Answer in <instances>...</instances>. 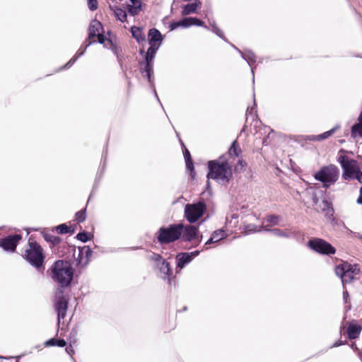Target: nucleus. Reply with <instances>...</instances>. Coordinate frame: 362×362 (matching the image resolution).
<instances>
[{
	"mask_svg": "<svg viewBox=\"0 0 362 362\" xmlns=\"http://www.w3.org/2000/svg\"><path fill=\"white\" fill-rule=\"evenodd\" d=\"M47 273L57 284V291H61L71 286L75 269L71 260L57 259L47 270Z\"/></svg>",
	"mask_w": 362,
	"mask_h": 362,
	"instance_id": "obj_1",
	"label": "nucleus"
},
{
	"mask_svg": "<svg viewBox=\"0 0 362 362\" xmlns=\"http://www.w3.org/2000/svg\"><path fill=\"white\" fill-rule=\"evenodd\" d=\"M23 258L39 272L45 270V255L42 247L32 238H29L28 246Z\"/></svg>",
	"mask_w": 362,
	"mask_h": 362,
	"instance_id": "obj_2",
	"label": "nucleus"
},
{
	"mask_svg": "<svg viewBox=\"0 0 362 362\" xmlns=\"http://www.w3.org/2000/svg\"><path fill=\"white\" fill-rule=\"evenodd\" d=\"M181 228L178 223H170L160 226L155 233L154 242L160 245H168L180 240L181 236Z\"/></svg>",
	"mask_w": 362,
	"mask_h": 362,
	"instance_id": "obj_3",
	"label": "nucleus"
},
{
	"mask_svg": "<svg viewBox=\"0 0 362 362\" xmlns=\"http://www.w3.org/2000/svg\"><path fill=\"white\" fill-rule=\"evenodd\" d=\"M209 172L207 177L209 179H214L220 184H226L232 178L231 168L228 162L209 161Z\"/></svg>",
	"mask_w": 362,
	"mask_h": 362,
	"instance_id": "obj_4",
	"label": "nucleus"
},
{
	"mask_svg": "<svg viewBox=\"0 0 362 362\" xmlns=\"http://www.w3.org/2000/svg\"><path fill=\"white\" fill-rule=\"evenodd\" d=\"M339 176V168L334 165L323 166L316 172L314 177L316 180L322 183L325 188L329 187L337 182Z\"/></svg>",
	"mask_w": 362,
	"mask_h": 362,
	"instance_id": "obj_5",
	"label": "nucleus"
},
{
	"mask_svg": "<svg viewBox=\"0 0 362 362\" xmlns=\"http://www.w3.org/2000/svg\"><path fill=\"white\" fill-rule=\"evenodd\" d=\"M307 246L317 254L332 256L337 252L336 248L329 242L320 238H313L307 243Z\"/></svg>",
	"mask_w": 362,
	"mask_h": 362,
	"instance_id": "obj_6",
	"label": "nucleus"
},
{
	"mask_svg": "<svg viewBox=\"0 0 362 362\" xmlns=\"http://www.w3.org/2000/svg\"><path fill=\"white\" fill-rule=\"evenodd\" d=\"M64 290L56 291L55 300L54 303V310L57 317V332H59L61 320H64L66 317L69 308V299L64 296Z\"/></svg>",
	"mask_w": 362,
	"mask_h": 362,
	"instance_id": "obj_7",
	"label": "nucleus"
},
{
	"mask_svg": "<svg viewBox=\"0 0 362 362\" xmlns=\"http://www.w3.org/2000/svg\"><path fill=\"white\" fill-rule=\"evenodd\" d=\"M62 256H66L67 260H71L72 258L75 259L76 265L77 267H85L83 263L85 261L84 250L83 246L78 247V255L75 257L76 247L75 245H71L68 243L65 242L62 246ZM72 262V261H71Z\"/></svg>",
	"mask_w": 362,
	"mask_h": 362,
	"instance_id": "obj_8",
	"label": "nucleus"
},
{
	"mask_svg": "<svg viewBox=\"0 0 362 362\" xmlns=\"http://www.w3.org/2000/svg\"><path fill=\"white\" fill-rule=\"evenodd\" d=\"M338 160L344 170L343 178L345 180L354 179V175L359 170L357 162L355 160L349 159L345 156H339Z\"/></svg>",
	"mask_w": 362,
	"mask_h": 362,
	"instance_id": "obj_9",
	"label": "nucleus"
},
{
	"mask_svg": "<svg viewBox=\"0 0 362 362\" xmlns=\"http://www.w3.org/2000/svg\"><path fill=\"white\" fill-rule=\"evenodd\" d=\"M21 233L8 234L0 238V247L6 252H14L22 240Z\"/></svg>",
	"mask_w": 362,
	"mask_h": 362,
	"instance_id": "obj_10",
	"label": "nucleus"
},
{
	"mask_svg": "<svg viewBox=\"0 0 362 362\" xmlns=\"http://www.w3.org/2000/svg\"><path fill=\"white\" fill-rule=\"evenodd\" d=\"M207 205H185V218L189 223H196L204 214Z\"/></svg>",
	"mask_w": 362,
	"mask_h": 362,
	"instance_id": "obj_11",
	"label": "nucleus"
},
{
	"mask_svg": "<svg viewBox=\"0 0 362 362\" xmlns=\"http://www.w3.org/2000/svg\"><path fill=\"white\" fill-rule=\"evenodd\" d=\"M181 228V236L180 240L183 242H192L199 233V225L184 224L178 223Z\"/></svg>",
	"mask_w": 362,
	"mask_h": 362,
	"instance_id": "obj_12",
	"label": "nucleus"
},
{
	"mask_svg": "<svg viewBox=\"0 0 362 362\" xmlns=\"http://www.w3.org/2000/svg\"><path fill=\"white\" fill-rule=\"evenodd\" d=\"M156 267L159 270V275L161 279L167 281L169 285H171L173 280L175 278L173 274V267L170 266V262L163 260L161 262L156 264Z\"/></svg>",
	"mask_w": 362,
	"mask_h": 362,
	"instance_id": "obj_13",
	"label": "nucleus"
},
{
	"mask_svg": "<svg viewBox=\"0 0 362 362\" xmlns=\"http://www.w3.org/2000/svg\"><path fill=\"white\" fill-rule=\"evenodd\" d=\"M321 211L324 213L325 217L330 222L333 226H342L346 228L343 221L340 220L337 215H335V211L333 208V205H323L321 208Z\"/></svg>",
	"mask_w": 362,
	"mask_h": 362,
	"instance_id": "obj_14",
	"label": "nucleus"
},
{
	"mask_svg": "<svg viewBox=\"0 0 362 362\" xmlns=\"http://www.w3.org/2000/svg\"><path fill=\"white\" fill-rule=\"evenodd\" d=\"M153 58H154L153 55L150 54L146 52L145 54V61L141 64V66L144 65V68H141V73H142L144 77L147 78L149 83L152 82L151 77L153 74Z\"/></svg>",
	"mask_w": 362,
	"mask_h": 362,
	"instance_id": "obj_15",
	"label": "nucleus"
},
{
	"mask_svg": "<svg viewBox=\"0 0 362 362\" xmlns=\"http://www.w3.org/2000/svg\"><path fill=\"white\" fill-rule=\"evenodd\" d=\"M362 331V326L356 320H351L347 325V335L350 340H354L359 337Z\"/></svg>",
	"mask_w": 362,
	"mask_h": 362,
	"instance_id": "obj_16",
	"label": "nucleus"
},
{
	"mask_svg": "<svg viewBox=\"0 0 362 362\" xmlns=\"http://www.w3.org/2000/svg\"><path fill=\"white\" fill-rule=\"evenodd\" d=\"M175 259L176 269H179L180 271L192 262V259L188 255V252H180L177 253Z\"/></svg>",
	"mask_w": 362,
	"mask_h": 362,
	"instance_id": "obj_17",
	"label": "nucleus"
},
{
	"mask_svg": "<svg viewBox=\"0 0 362 362\" xmlns=\"http://www.w3.org/2000/svg\"><path fill=\"white\" fill-rule=\"evenodd\" d=\"M42 235L44 240L49 244V247L53 249L56 246L62 248L63 245L62 239L59 236L54 235L49 232H42Z\"/></svg>",
	"mask_w": 362,
	"mask_h": 362,
	"instance_id": "obj_18",
	"label": "nucleus"
},
{
	"mask_svg": "<svg viewBox=\"0 0 362 362\" xmlns=\"http://www.w3.org/2000/svg\"><path fill=\"white\" fill-rule=\"evenodd\" d=\"M163 37L159 30L156 28H151L148 31V43L149 45H154L160 46Z\"/></svg>",
	"mask_w": 362,
	"mask_h": 362,
	"instance_id": "obj_19",
	"label": "nucleus"
},
{
	"mask_svg": "<svg viewBox=\"0 0 362 362\" xmlns=\"http://www.w3.org/2000/svg\"><path fill=\"white\" fill-rule=\"evenodd\" d=\"M101 23L97 20L93 21L88 28V41H95L93 39L95 37L96 35H98V33L101 31Z\"/></svg>",
	"mask_w": 362,
	"mask_h": 362,
	"instance_id": "obj_20",
	"label": "nucleus"
},
{
	"mask_svg": "<svg viewBox=\"0 0 362 362\" xmlns=\"http://www.w3.org/2000/svg\"><path fill=\"white\" fill-rule=\"evenodd\" d=\"M76 226L75 225H67V223H61L54 228V230L59 235L69 234L73 235L75 233Z\"/></svg>",
	"mask_w": 362,
	"mask_h": 362,
	"instance_id": "obj_21",
	"label": "nucleus"
},
{
	"mask_svg": "<svg viewBox=\"0 0 362 362\" xmlns=\"http://www.w3.org/2000/svg\"><path fill=\"white\" fill-rule=\"evenodd\" d=\"M141 0H129V3L127 5L128 13L132 16H136L141 11Z\"/></svg>",
	"mask_w": 362,
	"mask_h": 362,
	"instance_id": "obj_22",
	"label": "nucleus"
},
{
	"mask_svg": "<svg viewBox=\"0 0 362 362\" xmlns=\"http://www.w3.org/2000/svg\"><path fill=\"white\" fill-rule=\"evenodd\" d=\"M238 51L241 57L247 62L248 64L252 66V64L256 62V56L251 50H246L245 52L240 51L238 48L233 46ZM252 73L254 75V68L251 67ZM255 79L253 78V81Z\"/></svg>",
	"mask_w": 362,
	"mask_h": 362,
	"instance_id": "obj_23",
	"label": "nucleus"
},
{
	"mask_svg": "<svg viewBox=\"0 0 362 362\" xmlns=\"http://www.w3.org/2000/svg\"><path fill=\"white\" fill-rule=\"evenodd\" d=\"M349 262L346 261H341L339 264H337L334 267L335 274L340 278V279H343L344 276L349 274Z\"/></svg>",
	"mask_w": 362,
	"mask_h": 362,
	"instance_id": "obj_24",
	"label": "nucleus"
},
{
	"mask_svg": "<svg viewBox=\"0 0 362 362\" xmlns=\"http://www.w3.org/2000/svg\"><path fill=\"white\" fill-rule=\"evenodd\" d=\"M93 42H95V41H90L85 46V47H81L78 49V50L76 52L75 55L65 64L64 68L69 69V67H71L76 62V61L78 59V58L80 57L81 56H82L85 53L86 48L88 46H90L91 44H93Z\"/></svg>",
	"mask_w": 362,
	"mask_h": 362,
	"instance_id": "obj_25",
	"label": "nucleus"
},
{
	"mask_svg": "<svg viewBox=\"0 0 362 362\" xmlns=\"http://www.w3.org/2000/svg\"><path fill=\"white\" fill-rule=\"evenodd\" d=\"M339 125H336L334 127H333L329 131L325 132L323 134L317 135V136H309L308 139L310 141H321L326 139L329 138L330 136H332L338 129H339Z\"/></svg>",
	"mask_w": 362,
	"mask_h": 362,
	"instance_id": "obj_26",
	"label": "nucleus"
},
{
	"mask_svg": "<svg viewBox=\"0 0 362 362\" xmlns=\"http://www.w3.org/2000/svg\"><path fill=\"white\" fill-rule=\"evenodd\" d=\"M44 345L45 346H58L63 348L67 345V342L64 339L52 337L48 340L45 341Z\"/></svg>",
	"mask_w": 362,
	"mask_h": 362,
	"instance_id": "obj_27",
	"label": "nucleus"
},
{
	"mask_svg": "<svg viewBox=\"0 0 362 362\" xmlns=\"http://www.w3.org/2000/svg\"><path fill=\"white\" fill-rule=\"evenodd\" d=\"M75 238H76L81 243H86L88 241L93 240V239L94 238V235L90 232L82 230L81 231L77 233Z\"/></svg>",
	"mask_w": 362,
	"mask_h": 362,
	"instance_id": "obj_28",
	"label": "nucleus"
},
{
	"mask_svg": "<svg viewBox=\"0 0 362 362\" xmlns=\"http://www.w3.org/2000/svg\"><path fill=\"white\" fill-rule=\"evenodd\" d=\"M132 36L138 42H144L146 40L145 35L143 33L141 29L139 27L133 26L131 28Z\"/></svg>",
	"mask_w": 362,
	"mask_h": 362,
	"instance_id": "obj_29",
	"label": "nucleus"
},
{
	"mask_svg": "<svg viewBox=\"0 0 362 362\" xmlns=\"http://www.w3.org/2000/svg\"><path fill=\"white\" fill-rule=\"evenodd\" d=\"M351 136L353 139L357 137L362 138V122H359L352 126L351 129Z\"/></svg>",
	"mask_w": 362,
	"mask_h": 362,
	"instance_id": "obj_30",
	"label": "nucleus"
},
{
	"mask_svg": "<svg viewBox=\"0 0 362 362\" xmlns=\"http://www.w3.org/2000/svg\"><path fill=\"white\" fill-rule=\"evenodd\" d=\"M87 206L88 205H86L85 208L81 209L75 213L74 221L78 223H81L86 221L87 217Z\"/></svg>",
	"mask_w": 362,
	"mask_h": 362,
	"instance_id": "obj_31",
	"label": "nucleus"
},
{
	"mask_svg": "<svg viewBox=\"0 0 362 362\" xmlns=\"http://www.w3.org/2000/svg\"><path fill=\"white\" fill-rule=\"evenodd\" d=\"M200 7V4L192 3L185 5L182 10L183 15H189L196 12L197 9Z\"/></svg>",
	"mask_w": 362,
	"mask_h": 362,
	"instance_id": "obj_32",
	"label": "nucleus"
},
{
	"mask_svg": "<svg viewBox=\"0 0 362 362\" xmlns=\"http://www.w3.org/2000/svg\"><path fill=\"white\" fill-rule=\"evenodd\" d=\"M264 230L271 232L276 236L286 238H289L290 231H291V230H282L279 228H273V229L264 228Z\"/></svg>",
	"mask_w": 362,
	"mask_h": 362,
	"instance_id": "obj_33",
	"label": "nucleus"
},
{
	"mask_svg": "<svg viewBox=\"0 0 362 362\" xmlns=\"http://www.w3.org/2000/svg\"><path fill=\"white\" fill-rule=\"evenodd\" d=\"M79 325L76 324L71 329L69 336V342H71L72 344H76L77 342V336L78 332L79 331Z\"/></svg>",
	"mask_w": 362,
	"mask_h": 362,
	"instance_id": "obj_34",
	"label": "nucleus"
},
{
	"mask_svg": "<svg viewBox=\"0 0 362 362\" xmlns=\"http://www.w3.org/2000/svg\"><path fill=\"white\" fill-rule=\"evenodd\" d=\"M259 231H261V229L258 228V227L256 225L248 223L244 226L243 233H244V235H249Z\"/></svg>",
	"mask_w": 362,
	"mask_h": 362,
	"instance_id": "obj_35",
	"label": "nucleus"
},
{
	"mask_svg": "<svg viewBox=\"0 0 362 362\" xmlns=\"http://www.w3.org/2000/svg\"><path fill=\"white\" fill-rule=\"evenodd\" d=\"M189 18H185L182 20L177 22H173L170 23V28L171 30H175L179 27L187 28L189 27Z\"/></svg>",
	"mask_w": 362,
	"mask_h": 362,
	"instance_id": "obj_36",
	"label": "nucleus"
},
{
	"mask_svg": "<svg viewBox=\"0 0 362 362\" xmlns=\"http://www.w3.org/2000/svg\"><path fill=\"white\" fill-rule=\"evenodd\" d=\"M184 157L185 159L186 167L191 173L194 170V165L191 159L190 153L189 151L185 148L184 151Z\"/></svg>",
	"mask_w": 362,
	"mask_h": 362,
	"instance_id": "obj_37",
	"label": "nucleus"
},
{
	"mask_svg": "<svg viewBox=\"0 0 362 362\" xmlns=\"http://www.w3.org/2000/svg\"><path fill=\"white\" fill-rule=\"evenodd\" d=\"M211 237L214 238V240H216V243H218L226 238L225 230L222 228L216 230L212 233Z\"/></svg>",
	"mask_w": 362,
	"mask_h": 362,
	"instance_id": "obj_38",
	"label": "nucleus"
},
{
	"mask_svg": "<svg viewBox=\"0 0 362 362\" xmlns=\"http://www.w3.org/2000/svg\"><path fill=\"white\" fill-rule=\"evenodd\" d=\"M83 248H85V250H84L85 261L83 264V266L86 267L90 261V258L93 255V250L89 245H84Z\"/></svg>",
	"mask_w": 362,
	"mask_h": 362,
	"instance_id": "obj_39",
	"label": "nucleus"
},
{
	"mask_svg": "<svg viewBox=\"0 0 362 362\" xmlns=\"http://www.w3.org/2000/svg\"><path fill=\"white\" fill-rule=\"evenodd\" d=\"M115 17L121 22H124L127 20V13L125 11L120 8H116L114 10Z\"/></svg>",
	"mask_w": 362,
	"mask_h": 362,
	"instance_id": "obj_40",
	"label": "nucleus"
},
{
	"mask_svg": "<svg viewBox=\"0 0 362 362\" xmlns=\"http://www.w3.org/2000/svg\"><path fill=\"white\" fill-rule=\"evenodd\" d=\"M279 219H280V216L275 215V214L268 215L266 217V221L270 226L278 225Z\"/></svg>",
	"mask_w": 362,
	"mask_h": 362,
	"instance_id": "obj_41",
	"label": "nucleus"
},
{
	"mask_svg": "<svg viewBox=\"0 0 362 362\" xmlns=\"http://www.w3.org/2000/svg\"><path fill=\"white\" fill-rule=\"evenodd\" d=\"M289 238L295 239L296 241L301 243L304 240L303 234L300 231L291 230Z\"/></svg>",
	"mask_w": 362,
	"mask_h": 362,
	"instance_id": "obj_42",
	"label": "nucleus"
},
{
	"mask_svg": "<svg viewBox=\"0 0 362 362\" xmlns=\"http://www.w3.org/2000/svg\"><path fill=\"white\" fill-rule=\"evenodd\" d=\"M241 151L238 146L236 144V141H233L230 149H229V154L230 156H234L235 157H238L239 154L240 153Z\"/></svg>",
	"mask_w": 362,
	"mask_h": 362,
	"instance_id": "obj_43",
	"label": "nucleus"
},
{
	"mask_svg": "<svg viewBox=\"0 0 362 362\" xmlns=\"http://www.w3.org/2000/svg\"><path fill=\"white\" fill-rule=\"evenodd\" d=\"M188 24L189 27L191 25H197L204 27L206 29H208V28L206 25H204V23L197 18L189 17Z\"/></svg>",
	"mask_w": 362,
	"mask_h": 362,
	"instance_id": "obj_44",
	"label": "nucleus"
},
{
	"mask_svg": "<svg viewBox=\"0 0 362 362\" xmlns=\"http://www.w3.org/2000/svg\"><path fill=\"white\" fill-rule=\"evenodd\" d=\"M204 221H201L199 224V226ZM202 239H203V235L202 233H200V231L199 230V233H198V235H197V237L192 240L193 241V245L189 247V249H191L192 247H197L200 243L202 241Z\"/></svg>",
	"mask_w": 362,
	"mask_h": 362,
	"instance_id": "obj_45",
	"label": "nucleus"
},
{
	"mask_svg": "<svg viewBox=\"0 0 362 362\" xmlns=\"http://www.w3.org/2000/svg\"><path fill=\"white\" fill-rule=\"evenodd\" d=\"M349 274H351V275H354L356 276V274H358L360 272V269L358 266V264H349Z\"/></svg>",
	"mask_w": 362,
	"mask_h": 362,
	"instance_id": "obj_46",
	"label": "nucleus"
},
{
	"mask_svg": "<svg viewBox=\"0 0 362 362\" xmlns=\"http://www.w3.org/2000/svg\"><path fill=\"white\" fill-rule=\"evenodd\" d=\"M75 344H72L71 342H69V345L65 346L66 352L71 357V358L74 360V362H76V361L74 360L73 355L75 354V351L74 349V346Z\"/></svg>",
	"mask_w": 362,
	"mask_h": 362,
	"instance_id": "obj_47",
	"label": "nucleus"
},
{
	"mask_svg": "<svg viewBox=\"0 0 362 362\" xmlns=\"http://www.w3.org/2000/svg\"><path fill=\"white\" fill-rule=\"evenodd\" d=\"M151 259L154 261L156 262V265L158 263L161 262L163 260H165L166 259H164L161 255L158 253L153 252L152 255L151 256Z\"/></svg>",
	"mask_w": 362,
	"mask_h": 362,
	"instance_id": "obj_48",
	"label": "nucleus"
},
{
	"mask_svg": "<svg viewBox=\"0 0 362 362\" xmlns=\"http://www.w3.org/2000/svg\"><path fill=\"white\" fill-rule=\"evenodd\" d=\"M343 300L345 304H349V308L346 309L347 310L351 309V303L349 300V293L346 288H344L343 291Z\"/></svg>",
	"mask_w": 362,
	"mask_h": 362,
	"instance_id": "obj_49",
	"label": "nucleus"
},
{
	"mask_svg": "<svg viewBox=\"0 0 362 362\" xmlns=\"http://www.w3.org/2000/svg\"><path fill=\"white\" fill-rule=\"evenodd\" d=\"M354 275H351L349 274H347L343 279H341L343 287L345 288V284H349L352 282V281L354 279Z\"/></svg>",
	"mask_w": 362,
	"mask_h": 362,
	"instance_id": "obj_50",
	"label": "nucleus"
},
{
	"mask_svg": "<svg viewBox=\"0 0 362 362\" xmlns=\"http://www.w3.org/2000/svg\"><path fill=\"white\" fill-rule=\"evenodd\" d=\"M346 344H349L348 341L346 340L339 339V340L336 341L333 344H332L329 346V348L332 349V348L338 347V346H340L342 345H346Z\"/></svg>",
	"mask_w": 362,
	"mask_h": 362,
	"instance_id": "obj_51",
	"label": "nucleus"
},
{
	"mask_svg": "<svg viewBox=\"0 0 362 362\" xmlns=\"http://www.w3.org/2000/svg\"><path fill=\"white\" fill-rule=\"evenodd\" d=\"M88 6L90 11H95L98 8L97 0H88Z\"/></svg>",
	"mask_w": 362,
	"mask_h": 362,
	"instance_id": "obj_52",
	"label": "nucleus"
},
{
	"mask_svg": "<svg viewBox=\"0 0 362 362\" xmlns=\"http://www.w3.org/2000/svg\"><path fill=\"white\" fill-rule=\"evenodd\" d=\"M159 47H160V46H158V45H150V47H148L146 52L155 56V54Z\"/></svg>",
	"mask_w": 362,
	"mask_h": 362,
	"instance_id": "obj_53",
	"label": "nucleus"
},
{
	"mask_svg": "<svg viewBox=\"0 0 362 362\" xmlns=\"http://www.w3.org/2000/svg\"><path fill=\"white\" fill-rule=\"evenodd\" d=\"M212 26V30L214 33H216L218 37L223 38V32L214 24H211Z\"/></svg>",
	"mask_w": 362,
	"mask_h": 362,
	"instance_id": "obj_54",
	"label": "nucleus"
},
{
	"mask_svg": "<svg viewBox=\"0 0 362 362\" xmlns=\"http://www.w3.org/2000/svg\"><path fill=\"white\" fill-rule=\"evenodd\" d=\"M216 243V240H214V238H211L210 237L206 241V243H204V246H203V248H202V250H208L209 248V247L208 245H211V244H213V243Z\"/></svg>",
	"mask_w": 362,
	"mask_h": 362,
	"instance_id": "obj_55",
	"label": "nucleus"
},
{
	"mask_svg": "<svg viewBox=\"0 0 362 362\" xmlns=\"http://www.w3.org/2000/svg\"><path fill=\"white\" fill-rule=\"evenodd\" d=\"M203 251L202 250H196L192 252H188V255H189L190 258L192 259V261L197 256H199L201 253V252Z\"/></svg>",
	"mask_w": 362,
	"mask_h": 362,
	"instance_id": "obj_56",
	"label": "nucleus"
},
{
	"mask_svg": "<svg viewBox=\"0 0 362 362\" xmlns=\"http://www.w3.org/2000/svg\"><path fill=\"white\" fill-rule=\"evenodd\" d=\"M211 194L210 191L209 190H207L206 192H202V201H199L198 202H197L196 204H204V197H206L207 195H209Z\"/></svg>",
	"mask_w": 362,
	"mask_h": 362,
	"instance_id": "obj_57",
	"label": "nucleus"
},
{
	"mask_svg": "<svg viewBox=\"0 0 362 362\" xmlns=\"http://www.w3.org/2000/svg\"><path fill=\"white\" fill-rule=\"evenodd\" d=\"M238 218V214L236 213H231L230 214H228L226 216V221H229V218L232 219H237Z\"/></svg>",
	"mask_w": 362,
	"mask_h": 362,
	"instance_id": "obj_58",
	"label": "nucleus"
},
{
	"mask_svg": "<svg viewBox=\"0 0 362 362\" xmlns=\"http://www.w3.org/2000/svg\"><path fill=\"white\" fill-rule=\"evenodd\" d=\"M96 37H98V42L100 44H103L104 43L105 40V37L102 35L100 33V32L98 33V35H96Z\"/></svg>",
	"mask_w": 362,
	"mask_h": 362,
	"instance_id": "obj_59",
	"label": "nucleus"
},
{
	"mask_svg": "<svg viewBox=\"0 0 362 362\" xmlns=\"http://www.w3.org/2000/svg\"><path fill=\"white\" fill-rule=\"evenodd\" d=\"M354 179H357L359 182L362 183V172L358 170L357 172V173L356 174V175H354Z\"/></svg>",
	"mask_w": 362,
	"mask_h": 362,
	"instance_id": "obj_60",
	"label": "nucleus"
},
{
	"mask_svg": "<svg viewBox=\"0 0 362 362\" xmlns=\"http://www.w3.org/2000/svg\"><path fill=\"white\" fill-rule=\"evenodd\" d=\"M254 113H255V112H254L253 107H252L250 110L247 109L246 112V119L247 120L249 115L254 117Z\"/></svg>",
	"mask_w": 362,
	"mask_h": 362,
	"instance_id": "obj_61",
	"label": "nucleus"
},
{
	"mask_svg": "<svg viewBox=\"0 0 362 362\" xmlns=\"http://www.w3.org/2000/svg\"><path fill=\"white\" fill-rule=\"evenodd\" d=\"M346 229H347L351 234H353L354 235V237L358 238L362 240V235L361 234L356 233V232H353L352 230L348 229L347 228Z\"/></svg>",
	"mask_w": 362,
	"mask_h": 362,
	"instance_id": "obj_62",
	"label": "nucleus"
},
{
	"mask_svg": "<svg viewBox=\"0 0 362 362\" xmlns=\"http://www.w3.org/2000/svg\"><path fill=\"white\" fill-rule=\"evenodd\" d=\"M357 204H362V187L360 189V196L357 199Z\"/></svg>",
	"mask_w": 362,
	"mask_h": 362,
	"instance_id": "obj_63",
	"label": "nucleus"
},
{
	"mask_svg": "<svg viewBox=\"0 0 362 362\" xmlns=\"http://www.w3.org/2000/svg\"><path fill=\"white\" fill-rule=\"evenodd\" d=\"M349 346L354 351H359L356 343H352Z\"/></svg>",
	"mask_w": 362,
	"mask_h": 362,
	"instance_id": "obj_64",
	"label": "nucleus"
}]
</instances>
